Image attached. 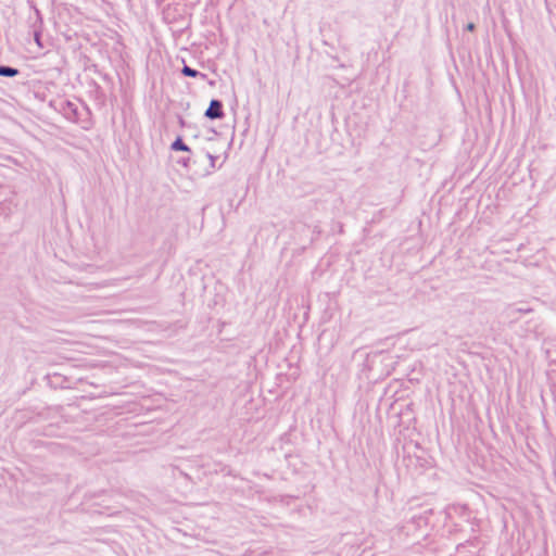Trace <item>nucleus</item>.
<instances>
[{"instance_id":"1","label":"nucleus","mask_w":556,"mask_h":556,"mask_svg":"<svg viewBox=\"0 0 556 556\" xmlns=\"http://www.w3.org/2000/svg\"><path fill=\"white\" fill-rule=\"evenodd\" d=\"M50 105L60 112L67 121L72 123L80 122L81 112L79 111L78 105L73 101L61 99L58 101H51Z\"/></svg>"},{"instance_id":"2","label":"nucleus","mask_w":556,"mask_h":556,"mask_svg":"<svg viewBox=\"0 0 556 556\" xmlns=\"http://www.w3.org/2000/svg\"><path fill=\"white\" fill-rule=\"evenodd\" d=\"M207 119H222L225 116L223 102L218 99H212L208 108L204 112Z\"/></svg>"},{"instance_id":"3","label":"nucleus","mask_w":556,"mask_h":556,"mask_svg":"<svg viewBox=\"0 0 556 556\" xmlns=\"http://www.w3.org/2000/svg\"><path fill=\"white\" fill-rule=\"evenodd\" d=\"M531 312H532V308L529 306H520V307L509 306L507 308V315H508V317L511 318L513 321H516L518 319L519 314H528Z\"/></svg>"},{"instance_id":"4","label":"nucleus","mask_w":556,"mask_h":556,"mask_svg":"<svg viewBox=\"0 0 556 556\" xmlns=\"http://www.w3.org/2000/svg\"><path fill=\"white\" fill-rule=\"evenodd\" d=\"M181 74L186 77H192V78L199 77L201 79L207 78L206 74L201 73V72L188 66L187 64H185L184 67L181 68Z\"/></svg>"},{"instance_id":"5","label":"nucleus","mask_w":556,"mask_h":556,"mask_svg":"<svg viewBox=\"0 0 556 556\" xmlns=\"http://www.w3.org/2000/svg\"><path fill=\"white\" fill-rule=\"evenodd\" d=\"M170 149L173 151H184V152H191V149L189 146H187L182 138L178 136L170 144Z\"/></svg>"},{"instance_id":"6","label":"nucleus","mask_w":556,"mask_h":556,"mask_svg":"<svg viewBox=\"0 0 556 556\" xmlns=\"http://www.w3.org/2000/svg\"><path fill=\"white\" fill-rule=\"evenodd\" d=\"M48 383L53 388H64V382L66 381L65 378H63L61 375L54 374V375H48L47 377Z\"/></svg>"},{"instance_id":"7","label":"nucleus","mask_w":556,"mask_h":556,"mask_svg":"<svg viewBox=\"0 0 556 556\" xmlns=\"http://www.w3.org/2000/svg\"><path fill=\"white\" fill-rule=\"evenodd\" d=\"M20 74V70L9 65H0L1 77H15Z\"/></svg>"},{"instance_id":"8","label":"nucleus","mask_w":556,"mask_h":556,"mask_svg":"<svg viewBox=\"0 0 556 556\" xmlns=\"http://www.w3.org/2000/svg\"><path fill=\"white\" fill-rule=\"evenodd\" d=\"M206 157L210 160V168L205 170V174L204 175H210L212 174V172L215 169L216 167V160H217V156L213 155L212 153L210 152H206Z\"/></svg>"},{"instance_id":"9","label":"nucleus","mask_w":556,"mask_h":556,"mask_svg":"<svg viewBox=\"0 0 556 556\" xmlns=\"http://www.w3.org/2000/svg\"><path fill=\"white\" fill-rule=\"evenodd\" d=\"M177 163L179 165H181L182 167L185 168H188L190 166V163H191V159L190 157H181L177 161Z\"/></svg>"},{"instance_id":"10","label":"nucleus","mask_w":556,"mask_h":556,"mask_svg":"<svg viewBox=\"0 0 556 556\" xmlns=\"http://www.w3.org/2000/svg\"><path fill=\"white\" fill-rule=\"evenodd\" d=\"M413 520H414V521L417 523V526H419V527L421 526V523H426V522H427L426 518H425V517H422V516H418V517L414 516V517H413Z\"/></svg>"},{"instance_id":"11","label":"nucleus","mask_w":556,"mask_h":556,"mask_svg":"<svg viewBox=\"0 0 556 556\" xmlns=\"http://www.w3.org/2000/svg\"><path fill=\"white\" fill-rule=\"evenodd\" d=\"M34 39H35L36 43H37L39 47H41V41H40V39H41V34H40V31H38V30H34Z\"/></svg>"},{"instance_id":"12","label":"nucleus","mask_w":556,"mask_h":556,"mask_svg":"<svg viewBox=\"0 0 556 556\" xmlns=\"http://www.w3.org/2000/svg\"><path fill=\"white\" fill-rule=\"evenodd\" d=\"M475 27L476 26H475L473 23H469V24H467L466 29L469 30V31H472L475 29Z\"/></svg>"},{"instance_id":"13","label":"nucleus","mask_w":556,"mask_h":556,"mask_svg":"<svg viewBox=\"0 0 556 556\" xmlns=\"http://www.w3.org/2000/svg\"><path fill=\"white\" fill-rule=\"evenodd\" d=\"M83 110H84L87 114H89V113H90L88 105H87V104H85V103H83Z\"/></svg>"},{"instance_id":"14","label":"nucleus","mask_w":556,"mask_h":556,"mask_svg":"<svg viewBox=\"0 0 556 556\" xmlns=\"http://www.w3.org/2000/svg\"><path fill=\"white\" fill-rule=\"evenodd\" d=\"M208 84H210L211 86H214V85H215V81H214V80H210V81H208Z\"/></svg>"}]
</instances>
